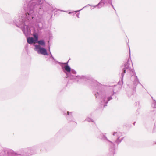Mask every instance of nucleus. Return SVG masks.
Wrapping results in <instances>:
<instances>
[{
  "label": "nucleus",
  "mask_w": 156,
  "mask_h": 156,
  "mask_svg": "<svg viewBox=\"0 0 156 156\" xmlns=\"http://www.w3.org/2000/svg\"><path fill=\"white\" fill-rule=\"evenodd\" d=\"M123 72H124V73H126V70L124 69Z\"/></svg>",
  "instance_id": "nucleus-6"
},
{
  "label": "nucleus",
  "mask_w": 156,
  "mask_h": 156,
  "mask_svg": "<svg viewBox=\"0 0 156 156\" xmlns=\"http://www.w3.org/2000/svg\"><path fill=\"white\" fill-rule=\"evenodd\" d=\"M33 36L34 38V40H35V42H36V43L38 41V36L36 34H33Z\"/></svg>",
  "instance_id": "nucleus-5"
},
{
  "label": "nucleus",
  "mask_w": 156,
  "mask_h": 156,
  "mask_svg": "<svg viewBox=\"0 0 156 156\" xmlns=\"http://www.w3.org/2000/svg\"><path fill=\"white\" fill-rule=\"evenodd\" d=\"M37 43L43 46H44L45 44V41L43 40H40L37 41Z\"/></svg>",
  "instance_id": "nucleus-3"
},
{
  "label": "nucleus",
  "mask_w": 156,
  "mask_h": 156,
  "mask_svg": "<svg viewBox=\"0 0 156 156\" xmlns=\"http://www.w3.org/2000/svg\"><path fill=\"white\" fill-rule=\"evenodd\" d=\"M35 49L37 50V52L41 54L46 55H48L46 49L45 48H41L40 45H36L35 46Z\"/></svg>",
  "instance_id": "nucleus-1"
},
{
  "label": "nucleus",
  "mask_w": 156,
  "mask_h": 156,
  "mask_svg": "<svg viewBox=\"0 0 156 156\" xmlns=\"http://www.w3.org/2000/svg\"><path fill=\"white\" fill-rule=\"evenodd\" d=\"M65 70L68 72H69L70 71V68L69 66L66 65L64 67Z\"/></svg>",
  "instance_id": "nucleus-4"
},
{
  "label": "nucleus",
  "mask_w": 156,
  "mask_h": 156,
  "mask_svg": "<svg viewBox=\"0 0 156 156\" xmlns=\"http://www.w3.org/2000/svg\"><path fill=\"white\" fill-rule=\"evenodd\" d=\"M27 41L29 44H32L34 43L35 44L36 43V42H35L34 39L32 37H30L27 39Z\"/></svg>",
  "instance_id": "nucleus-2"
},
{
  "label": "nucleus",
  "mask_w": 156,
  "mask_h": 156,
  "mask_svg": "<svg viewBox=\"0 0 156 156\" xmlns=\"http://www.w3.org/2000/svg\"><path fill=\"white\" fill-rule=\"evenodd\" d=\"M69 112H67V114L68 115L69 114Z\"/></svg>",
  "instance_id": "nucleus-7"
}]
</instances>
